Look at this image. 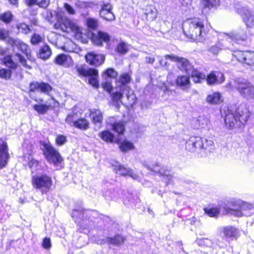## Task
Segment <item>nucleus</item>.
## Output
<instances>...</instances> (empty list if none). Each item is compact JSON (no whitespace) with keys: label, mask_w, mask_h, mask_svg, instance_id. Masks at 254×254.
<instances>
[{"label":"nucleus","mask_w":254,"mask_h":254,"mask_svg":"<svg viewBox=\"0 0 254 254\" xmlns=\"http://www.w3.org/2000/svg\"><path fill=\"white\" fill-rule=\"evenodd\" d=\"M224 114L225 125L230 129L240 127L249 117L248 109L244 105H241L236 109L228 108Z\"/></svg>","instance_id":"1"},{"label":"nucleus","mask_w":254,"mask_h":254,"mask_svg":"<svg viewBox=\"0 0 254 254\" xmlns=\"http://www.w3.org/2000/svg\"><path fill=\"white\" fill-rule=\"evenodd\" d=\"M54 28L66 33H72L77 39L82 38V29L69 19L57 15V21L54 24Z\"/></svg>","instance_id":"2"},{"label":"nucleus","mask_w":254,"mask_h":254,"mask_svg":"<svg viewBox=\"0 0 254 254\" xmlns=\"http://www.w3.org/2000/svg\"><path fill=\"white\" fill-rule=\"evenodd\" d=\"M191 78L194 83H201L202 81H206L208 85H214L216 84L223 83L225 80L224 75L223 73L212 71L207 76L197 70L191 67Z\"/></svg>","instance_id":"3"},{"label":"nucleus","mask_w":254,"mask_h":254,"mask_svg":"<svg viewBox=\"0 0 254 254\" xmlns=\"http://www.w3.org/2000/svg\"><path fill=\"white\" fill-rule=\"evenodd\" d=\"M52 184L51 177L47 174L35 175L32 177L33 188L39 190L43 194L50 190Z\"/></svg>","instance_id":"4"},{"label":"nucleus","mask_w":254,"mask_h":254,"mask_svg":"<svg viewBox=\"0 0 254 254\" xmlns=\"http://www.w3.org/2000/svg\"><path fill=\"white\" fill-rule=\"evenodd\" d=\"M234 86L242 97L247 99L254 98V86L245 79H236L234 81Z\"/></svg>","instance_id":"5"},{"label":"nucleus","mask_w":254,"mask_h":254,"mask_svg":"<svg viewBox=\"0 0 254 254\" xmlns=\"http://www.w3.org/2000/svg\"><path fill=\"white\" fill-rule=\"evenodd\" d=\"M234 6L236 12L241 15L248 27L254 25V12L250 10L248 6H243L239 2H235Z\"/></svg>","instance_id":"6"},{"label":"nucleus","mask_w":254,"mask_h":254,"mask_svg":"<svg viewBox=\"0 0 254 254\" xmlns=\"http://www.w3.org/2000/svg\"><path fill=\"white\" fill-rule=\"evenodd\" d=\"M43 153L47 161L51 164L57 165L61 163L63 159L59 152L51 144L44 143Z\"/></svg>","instance_id":"7"},{"label":"nucleus","mask_w":254,"mask_h":254,"mask_svg":"<svg viewBox=\"0 0 254 254\" xmlns=\"http://www.w3.org/2000/svg\"><path fill=\"white\" fill-rule=\"evenodd\" d=\"M76 70L80 75L89 76V83L96 88L98 87V71L97 69L93 68L86 69L83 67L77 66Z\"/></svg>","instance_id":"8"},{"label":"nucleus","mask_w":254,"mask_h":254,"mask_svg":"<svg viewBox=\"0 0 254 254\" xmlns=\"http://www.w3.org/2000/svg\"><path fill=\"white\" fill-rule=\"evenodd\" d=\"M227 36L226 39L231 40L234 43L241 44L245 42L248 39V35L246 31L241 28L233 31L229 34H225Z\"/></svg>","instance_id":"9"},{"label":"nucleus","mask_w":254,"mask_h":254,"mask_svg":"<svg viewBox=\"0 0 254 254\" xmlns=\"http://www.w3.org/2000/svg\"><path fill=\"white\" fill-rule=\"evenodd\" d=\"M86 212L82 209H74L71 213V216L76 223L84 229H89L91 227L92 222L84 219V216Z\"/></svg>","instance_id":"10"},{"label":"nucleus","mask_w":254,"mask_h":254,"mask_svg":"<svg viewBox=\"0 0 254 254\" xmlns=\"http://www.w3.org/2000/svg\"><path fill=\"white\" fill-rule=\"evenodd\" d=\"M143 165L148 170L155 173H158L160 176H163L167 184L170 183L172 179V176L170 174V172L169 170H164L163 168H161L160 165L158 163H155L154 164H152L151 165L144 163Z\"/></svg>","instance_id":"11"},{"label":"nucleus","mask_w":254,"mask_h":254,"mask_svg":"<svg viewBox=\"0 0 254 254\" xmlns=\"http://www.w3.org/2000/svg\"><path fill=\"white\" fill-rule=\"evenodd\" d=\"M192 28L193 30L191 34V40L201 42L202 40V30L204 29V25L202 21L198 18L191 19Z\"/></svg>","instance_id":"12"},{"label":"nucleus","mask_w":254,"mask_h":254,"mask_svg":"<svg viewBox=\"0 0 254 254\" xmlns=\"http://www.w3.org/2000/svg\"><path fill=\"white\" fill-rule=\"evenodd\" d=\"M235 57L241 63L248 65H254V52L251 51H237L234 54Z\"/></svg>","instance_id":"13"},{"label":"nucleus","mask_w":254,"mask_h":254,"mask_svg":"<svg viewBox=\"0 0 254 254\" xmlns=\"http://www.w3.org/2000/svg\"><path fill=\"white\" fill-rule=\"evenodd\" d=\"M9 158L7 144L4 140L0 139V170L5 167Z\"/></svg>","instance_id":"14"},{"label":"nucleus","mask_w":254,"mask_h":254,"mask_svg":"<svg viewBox=\"0 0 254 254\" xmlns=\"http://www.w3.org/2000/svg\"><path fill=\"white\" fill-rule=\"evenodd\" d=\"M30 91L34 92L39 91L45 94H49V93L52 90V87L47 83L33 82L29 85Z\"/></svg>","instance_id":"15"},{"label":"nucleus","mask_w":254,"mask_h":254,"mask_svg":"<svg viewBox=\"0 0 254 254\" xmlns=\"http://www.w3.org/2000/svg\"><path fill=\"white\" fill-rule=\"evenodd\" d=\"M164 58L166 60H170L172 62L177 63V66L180 69V70L182 71H187V67L189 66V62L186 59L179 57L173 54L166 55L164 56Z\"/></svg>","instance_id":"16"},{"label":"nucleus","mask_w":254,"mask_h":254,"mask_svg":"<svg viewBox=\"0 0 254 254\" xmlns=\"http://www.w3.org/2000/svg\"><path fill=\"white\" fill-rule=\"evenodd\" d=\"M114 170L116 174L121 176H128L133 179L136 180L138 178V175L134 173L130 168L126 167L125 166L117 163V165H114Z\"/></svg>","instance_id":"17"},{"label":"nucleus","mask_w":254,"mask_h":254,"mask_svg":"<svg viewBox=\"0 0 254 254\" xmlns=\"http://www.w3.org/2000/svg\"><path fill=\"white\" fill-rule=\"evenodd\" d=\"M88 63L94 66H99L102 64L105 60V57L101 54H97L95 52L88 53L85 56Z\"/></svg>","instance_id":"18"},{"label":"nucleus","mask_w":254,"mask_h":254,"mask_svg":"<svg viewBox=\"0 0 254 254\" xmlns=\"http://www.w3.org/2000/svg\"><path fill=\"white\" fill-rule=\"evenodd\" d=\"M59 105L53 98L47 101L44 104L35 105L33 107L34 109L40 114H45L49 110L50 107H56Z\"/></svg>","instance_id":"19"},{"label":"nucleus","mask_w":254,"mask_h":254,"mask_svg":"<svg viewBox=\"0 0 254 254\" xmlns=\"http://www.w3.org/2000/svg\"><path fill=\"white\" fill-rule=\"evenodd\" d=\"M112 6L108 3L103 4L100 11V16L102 18L108 21H113L115 16L112 12Z\"/></svg>","instance_id":"20"},{"label":"nucleus","mask_w":254,"mask_h":254,"mask_svg":"<svg viewBox=\"0 0 254 254\" xmlns=\"http://www.w3.org/2000/svg\"><path fill=\"white\" fill-rule=\"evenodd\" d=\"M130 81L131 77L128 73H124L122 74L116 81L117 89H120V90H123L124 91L130 89L127 84Z\"/></svg>","instance_id":"21"},{"label":"nucleus","mask_w":254,"mask_h":254,"mask_svg":"<svg viewBox=\"0 0 254 254\" xmlns=\"http://www.w3.org/2000/svg\"><path fill=\"white\" fill-rule=\"evenodd\" d=\"M254 208V205L244 202L241 206V210L230 209L228 213L234 215L237 217H241L242 216H250V214H247L245 211L247 210H251Z\"/></svg>","instance_id":"22"},{"label":"nucleus","mask_w":254,"mask_h":254,"mask_svg":"<svg viewBox=\"0 0 254 254\" xmlns=\"http://www.w3.org/2000/svg\"><path fill=\"white\" fill-rule=\"evenodd\" d=\"M92 40L95 45L102 46L103 42H107L110 40V36L106 32L99 31L97 34H92Z\"/></svg>","instance_id":"23"},{"label":"nucleus","mask_w":254,"mask_h":254,"mask_svg":"<svg viewBox=\"0 0 254 254\" xmlns=\"http://www.w3.org/2000/svg\"><path fill=\"white\" fill-rule=\"evenodd\" d=\"M108 124L112 129L119 134H123L125 131V124L123 121H115L114 118L112 117L108 121Z\"/></svg>","instance_id":"24"},{"label":"nucleus","mask_w":254,"mask_h":254,"mask_svg":"<svg viewBox=\"0 0 254 254\" xmlns=\"http://www.w3.org/2000/svg\"><path fill=\"white\" fill-rule=\"evenodd\" d=\"M55 62L57 64L66 67L72 66L73 63L71 57L65 54H60L57 56L55 59Z\"/></svg>","instance_id":"25"},{"label":"nucleus","mask_w":254,"mask_h":254,"mask_svg":"<svg viewBox=\"0 0 254 254\" xmlns=\"http://www.w3.org/2000/svg\"><path fill=\"white\" fill-rule=\"evenodd\" d=\"M191 144L194 149L193 151L198 154H201V156L203 155L204 142L202 138L199 136L191 137Z\"/></svg>","instance_id":"26"},{"label":"nucleus","mask_w":254,"mask_h":254,"mask_svg":"<svg viewBox=\"0 0 254 254\" xmlns=\"http://www.w3.org/2000/svg\"><path fill=\"white\" fill-rule=\"evenodd\" d=\"M12 46H15L18 49L20 50L24 54H25L28 58L31 57L30 50L28 46L18 39H14V41H10Z\"/></svg>","instance_id":"27"},{"label":"nucleus","mask_w":254,"mask_h":254,"mask_svg":"<svg viewBox=\"0 0 254 254\" xmlns=\"http://www.w3.org/2000/svg\"><path fill=\"white\" fill-rule=\"evenodd\" d=\"M192 122L195 128H204L210 123L208 118L203 115L199 116L197 119H193Z\"/></svg>","instance_id":"28"},{"label":"nucleus","mask_w":254,"mask_h":254,"mask_svg":"<svg viewBox=\"0 0 254 254\" xmlns=\"http://www.w3.org/2000/svg\"><path fill=\"white\" fill-rule=\"evenodd\" d=\"M221 230L226 238H235L239 233L238 229L232 226L223 227Z\"/></svg>","instance_id":"29"},{"label":"nucleus","mask_w":254,"mask_h":254,"mask_svg":"<svg viewBox=\"0 0 254 254\" xmlns=\"http://www.w3.org/2000/svg\"><path fill=\"white\" fill-rule=\"evenodd\" d=\"M90 111V117L92 119V123L94 124H101L103 121L102 112L98 109H93Z\"/></svg>","instance_id":"30"},{"label":"nucleus","mask_w":254,"mask_h":254,"mask_svg":"<svg viewBox=\"0 0 254 254\" xmlns=\"http://www.w3.org/2000/svg\"><path fill=\"white\" fill-rule=\"evenodd\" d=\"M144 14L148 20L153 21L157 18L158 11L154 6L149 5L146 6Z\"/></svg>","instance_id":"31"},{"label":"nucleus","mask_w":254,"mask_h":254,"mask_svg":"<svg viewBox=\"0 0 254 254\" xmlns=\"http://www.w3.org/2000/svg\"><path fill=\"white\" fill-rule=\"evenodd\" d=\"M73 127L82 130H86L89 127V123L86 119L80 118L75 121Z\"/></svg>","instance_id":"32"},{"label":"nucleus","mask_w":254,"mask_h":254,"mask_svg":"<svg viewBox=\"0 0 254 254\" xmlns=\"http://www.w3.org/2000/svg\"><path fill=\"white\" fill-rule=\"evenodd\" d=\"M206 101L211 104H217L222 101V96L218 92H215L207 96Z\"/></svg>","instance_id":"33"},{"label":"nucleus","mask_w":254,"mask_h":254,"mask_svg":"<svg viewBox=\"0 0 254 254\" xmlns=\"http://www.w3.org/2000/svg\"><path fill=\"white\" fill-rule=\"evenodd\" d=\"M125 91V94L126 95L125 97L127 100L125 103L128 106H131L135 104L136 102V97L133 91L130 88Z\"/></svg>","instance_id":"34"},{"label":"nucleus","mask_w":254,"mask_h":254,"mask_svg":"<svg viewBox=\"0 0 254 254\" xmlns=\"http://www.w3.org/2000/svg\"><path fill=\"white\" fill-rule=\"evenodd\" d=\"M52 54V51L50 48V47L45 45L43 47H42L39 52V57L43 60L48 59Z\"/></svg>","instance_id":"35"},{"label":"nucleus","mask_w":254,"mask_h":254,"mask_svg":"<svg viewBox=\"0 0 254 254\" xmlns=\"http://www.w3.org/2000/svg\"><path fill=\"white\" fill-rule=\"evenodd\" d=\"M125 238L121 235H117L114 238L108 237L106 242L114 246L120 245L123 244Z\"/></svg>","instance_id":"36"},{"label":"nucleus","mask_w":254,"mask_h":254,"mask_svg":"<svg viewBox=\"0 0 254 254\" xmlns=\"http://www.w3.org/2000/svg\"><path fill=\"white\" fill-rule=\"evenodd\" d=\"M0 40L4 41L11 45V43L10 41H14V39L10 37L8 30L1 28L0 29Z\"/></svg>","instance_id":"37"},{"label":"nucleus","mask_w":254,"mask_h":254,"mask_svg":"<svg viewBox=\"0 0 254 254\" xmlns=\"http://www.w3.org/2000/svg\"><path fill=\"white\" fill-rule=\"evenodd\" d=\"M220 0H201V3L204 8H208L209 9L211 8L216 7L219 5Z\"/></svg>","instance_id":"38"},{"label":"nucleus","mask_w":254,"mask_h":254,"mask_svg":"<svg viewBox=\"0 0 254 254\" xmlns=\"http://www.w3.org/2000/svg\"><path fill=\"white\" fill-rule=\"evenodd\" d=\"M119 148L122 152H125L133 149L134 145L131 142L125 140L119 143Z\"/></svg>","instance_id":"39"},{"label":"nucleus","mask_w":254,"mask_h":254,"mask_svg":"<svg viewBox=\"0 0 254 254\" xmlns=\"http://www.w3.org/2000/svg\"><path fill=\"white\" fill-rule=\"evenodd\" d=\"M119 90H117L115 92L111 93V95L113 100L114 102H122V100L124 99V95L125 94V91L123 90H120V89H118Z\"/></svg>","instance_id":"40"},{"label":"nucleus","mask_w":254,"mask_h":254,"mask_svg":"<svg viewBox=\"0 0 254 254\" xmlns=\"http://www.w3.org/2000/svg\"><path fill=\"white\" fill-rule=\"evenodd\" d=\"M100 136L102 140L106 142H111L114 139V135L109 131L105 130L99 133Z\"/></svg>","instance_id":"41"},{"label":"nucleus","mask_w":254,"mask_h":254,"mask_svg":"<svg viewBox=\"0 0 254 254\" xmlns=\"http://www.w3.org/2000/svg\"><path fill=\"white\" fill-rule=\"evenodd\" d=\"M3 62L4 64L8 67L14 69L17 68L18 64L13 62L10 56H6L3 58Z\"/></svg>","instance_id":"42"},{"label":"nucleus","mask_w":254,"mask_h":254,"mask_svg":"<svg viewBox=\"0 0 254 254\" xmlns=\"http://www.w3.org/2000/svg\"><path fill=\"white\" fill-rule=\"evenodd\" d=\"M176 83L178 86H185L190 83L189 77L187 75L179 76L176 80Z\"/></svg>","instance_id":"43"},{"label":"nucleus","mask_w":254,"mask_h":254,"mask_svg":"<svg viewBox=\"0 0 254 254\" xmlns=\"http://www.w3.org/2000/svg\"><path fill=\"white\" fill-rule=\"evenodd\" d=\"M29 167L31 169L32 173L37 172L41 169V166L39 162L35 159H31L28 163Z\"/></svg>","instance_id":"44"},{"label":"nucleus","mask_w":254,"mask_h":254,"mask_svg":"<svg viewBox=\"0 0 254 254\" xmlns=\"http://www.w3.org/2000/svg\"><path fill=\"white\" fill-rule=\"evenodd\" d=\"M103 194L107 199H113L119 197L118 192L114 189H111L107 191L104 192Z\"/></svg>","instance_id":"45"},{"label":"nucleus","mask_w":254,"mask_h":254,"mask_svg":"<svg viewBox=\"0 0 254 254\" xmlns=\"http://www.w3.org/2000/svg\"><path fill=\"white\" fill-rule=\"evenodd\" d=\"M196 242L198 245L201 247L211 248L213 246L212 242L207 238L197 239Z\"/></svg>","instance_id":"46"},{"label":"nucleus","mask_w":254,"mask_h":254,"mask_svg":"<svg viewBox=\"0 0 254 254\" xmlns=\"http://www.w3.org/2000/svg\"><path fill=\"white\" fill-rule=\"evenodd\" d=\"M13 15L10 11H6L0 14V19L6 23H9L12 18Z\"/></svg>","instance_id":"47"},{"label":"nucleus","mask_w":254,"mask_h":254,"mask_svg":"<svg viewBox=\"0 0 254 254\" xmlns=\"http://www.w3.org/2000/svg\"><path fill=\"white\" fill-rule=\"evenodd\" d=\"M226 48H229V47L228 46H225L222 44L219 43L218 45L210 47L208 49V51L214 55H217L220 50Z\"/></svg>","instance_id":"48"},{"label":"nucleus","mask_w":254,"mask_h":254,"mask_svg":"<svg viewBox=\"0 0 254 254\" xmlns=\"http://www.w3.org/2000/svg\"><path fill=\"white\" fill-rule=\"evenodd\" d=\"M128 45L124 42L119 43L117 48L116 51L121 54H125L128 51Z\"/></svg>","instance_id":"49"},{"label":"nucleus","mask_w":254,"mask_h":254,"mask_svg":"<svg viewBox=\"0 0 254 254\" xmlns=\"http://www.w3.org/2000/svg\"><path fill=\"white\" fill-rule=\"evenodd\" d=\"M86 23L88 27L93 30L96 29L98 26V20L93 18H87Z\"/></svg>","instance_id":"50"},{"label":"nucleus","mask_w":254,"mask_h":254,"mask_svg":"<svg viewBox=\"0 0 254 254\" xmlns=\"http://www.w3.org/2000/svg\"><path fill=\"white\" fill-rule=\"evenodd\" d=\"M16 28L19 32L27 34L30 32V29L28 25L25 23H19L16 25Z\"/></svg>","instance_id":"51"},{"label":"nucleus","mask_w":254,"mask_h":254,"mask_svg":"<svg viewBox=\"0 0 254 254\" xmlns=\"http://www.w3.org/2000/svg\"><path fill=\"white\" fill-rule=\"evenodd\" d=\"M213 142L212 140L205 139L203 145V154L207 153V152H210L211 150H213Z\"/></svg>","instance_id":"52"},{"label":"nucleus","mask_w":254,"mask_h":254,"mask_svg":"<svg viewBox=\"0 0 254 254\" xmlns=\"http://www.w3.org/2000/svg\"><path fill=\"white\" fill-rule=\"evenodd\" d=\"M11 71L10 69L0 68V77L5 80L10 79Z\"/></svg>","instance_id":"53"},{"label":"nucleus","mask_w":254,"mask_h":254,"mask_svg":"<svg viewBox=\"0 0 254 254\" xmlns=\"http://www.w3.org/2000/svg\"><path fill=\"white\" fill-rule=\"evenodd\" d=\"M56 143L58 146H62L67 142L66 137L62 134H57L55 139Z\"/></svg>","instance_id":"54"},{"label":"nucleus","mask_w":254,"mask_h":254,"mask_svg":"<svg viewBox=\"0 0 254 254\" xmlns=\"http://www.w3.org/2000/svg\"><path fill=\"white\" fill-rule=\"evenodd\" d=\"M104 74L107 77L115 78L117 77L118 72L114 69L112 68H109L107 69L104 72Z\"/></svg>","instance_id":"55"},{"label":"nucleus","mask_w":254,"mask_h":254,"mask_svg":"<svg viewBox=\"0 0 254 254\" xmlns=\"http://www.w3.org/2000/svg\"><path fill=\"white\" fill-rule=\"evenodd\" d=\"M205 212L210 217H215L219 214L220 211L217 208H205Z\"/></svg>","instance_id":"56"},{"label":"nucleus","mask_w":254,"mask_h":254,"mask_svg":"<svg viewBox=\"0 0 254 254\" xmlns=\"http://www.w3.org/2000/svg\"><path fill=\"white\" fill-rule=\"evenodd\" d=\"M103 88L111 94V92L113 89L112 82L107 79L105 82L102 83Z\"/></svg>","instance_id":"57"},{"label":"nucleus","mask_w":254,"mask_h":254,"mask_svg":"<svg viewBox=\"0 0 254 254\" xmlns=\"http://www.w3.org/2000/svg\"><path fill=\"white\" fill-rule=\"evenodd\" d=\"M15 56L17 57L18 60L21 64L25 68L28 69H31V66L28 64H27L26 61L25 59L21 55L19 54H16Z\"/></svg>","instance_id":"58"},{"label":"nucleus","mask_w":254,"mask_h":254,"mask_svg":"<svg viewBox=\"0 0 254 254\" xmlns=\"http://www.w3.org/2000/svg\"><path fill=\"white\" fill-rule=\"evenodd\" d=\"M75 115L74 114H71L67 115L65 119V122L70 126H74V123L76 120H75Z\"/></svg>","instance_id":"59"},{"label":"nucleus","mask_w":254,"mask_h":254,"mask_svg":"<svg viewBox=\"0 0 254 254\" xmlns=\"http://www.w3.org/2000/svg\"><path fill=\"white\" fill-rule=\"evenodd\" d=\"M42 41V38L41 37L37 34H34L31 38V43L33 45H36L40 42H41Z\"/></svg>","instance_id":"60"},{"label":"nucleus","mask_w":254,"mask_h":254,"mask_svg":"<svg viewBox=\"0 0 254 254\" xmlns=\"http://www.w3.org/2000/svg\"><path fill=\"white\" fill-rule=\"evenodd\" d=\"M52 244L51 240L49 238H45L42 242V247L46 250L50 249L51 248Z\"/></svg>","instance_id":"61"},{"label":"nucleus","mask_w":254,"mask_h":254,"mask_svg":"<svg viewBox=\"0 0 254 254\" xmlns=\"http://www.w3.org/2000/svg\"><path fill=\"white\" fill-rule=\"evenodd\" d=\"M50 3V0H37V4L43 8L47 7Z\"/></svg>","instance_id":"62"},{"label":"nucleus","mask_w":254,"mask_h":254,"mask_svg":"<svg viewBox=\"0 0 254 254\" xmlns=\"http://www.w3.org/2000/svg\"><path fill=\"white\" fill-rule=\"evenodd\" d=\"M64 7L67 12L70 14H74L75 11L73 8L68 3H64Z\"/></svg>","instance_id":"63"},{"label":"nucleus","mask_w":254,"mask_h":254,"mask_svg":"<svg viewBox=\"0 0 254 254\" xmlns=\"http://www.w3.org/2000/svg\"><path fill=\"white\" fill-rule=\"evenodd\" d=\"M155 61V58L153 56H146L145 57V62L148 64H153Z\"/></svg>","instance_id":"64"}]
</instances>
